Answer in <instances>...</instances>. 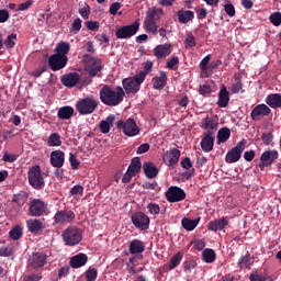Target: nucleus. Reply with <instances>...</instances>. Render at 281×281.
<instances>
[{
    "instance_id": "c85d7f7f",
    "label": "nucleus",
    "mask_w": 281,
    "mask_h": 281,
    "mask_svg": "<svg viewBox=\"0 0 281 281\" xmlns=\"http://www.w3.org/2000/svg\"><path fill=\"white\" fill-rule=\"evenodd\" d=\"M146 251V245L139 239H133L130 244V252L135 256L136 254H144Z\"/></svg>"
},
{
    "instance_id": "dca6fc26",
    "label": "nucleus",
    "mask_w": 281,
    "mask_h": 281,
    "mask_svg": "<svg viewBox=\"0 0 281 281\" xmlns=\"http://www.w3.org/2000/svg\"><path fill=\"white\" fill-rule=\"evenodd\" d=\"M181 150H179L178 148H171L170 150L164 154L162 161L169 168H172V166H177V164H179Z\"/></svg>"
},
{
    "instance_id": "9d476101",
    "label": "nucleus",
    "mask_w": 281,
    "mask_h": 281,
    "mask_svg": "<svg viewBox=\"0 0 281 281\" xmlns=\"http://www.w3.org/2000/svg\"><path fill=\"white\" fill-rule=\"evenodd\" d=\"M47 212V204L41 199H33L29 205V216H43Z\"/></svg>"
},
{
    "instance_id": "423d86ee",
    "label": "nucleus",
    "mask_w": 281,
    "mask_h": 281,
    "mask_svg": "<svg viewBox=\"0 0 281 281\" xmlns=\"http://www.w3.org/2000/svg\"><path fill=\"white\" fill-rule=\"evenodd\" d=\"M47 254L43 251L32 252L27 259V267L33 269V271H41L47 265Z\"/></svg>"
},
{
    "instance_id": "c9c22d12",
    "label": "nucleus",
    "mask_w": 281,
    "mask_h": 281,
    "mask_svg": "<svg viewBox=\"0 0 281 281\" xmlns=\"http://www.w3.org/2000/svg\"><path fill=\"white\" fill-rule=\"evenodd\" d=\"M199 221H201V218L191 220V218L184 217L181 221V225L183 229H186L187 232H193V229H196V226L199 225Z\"/></svg>"
},
{
    "instance_id": "ddd939ff",
    "label": "nucleus",
    "mask_w": 281,
    "mask_h": 281,
    "mask_svg": "<svg viewBox=\"0 0 281 281\" xmlns=\"http://www.w3.org/2000/svg\"><path fill=\"white\" fill-rule=\"evenodd\" d=\"M76 221V213L71 210H60L57 211L54 215V223L56 225H63L65 223H74Z\"/></svg>"
},
{
    "instance_id": "0eeeda50",
    "label": "nucleus",
    "mask_w": 281,
    "mask_h": 281,
    "mask_svg": "<svg viewBox=\"0 0 281 281\" xmlns=\"http://www.w3.org/2000/svg\"><path fill=\"white\" fill-rule=\"evenodd\" d=\"M246 146V139L238 142L235 147L227 151L225 156L226 164H236L237 161H240V157H243V151L245 150Z\"/></svg>"
},
{
    "instance_id": "5fc2aeb1",
    "label": "nucleus",
    "mask_w": 281,
    "mask_h": 281,
    "mask_svg": "<svg viewBox=\"0 0 281 281\" xmlns=\"http://www.w3.org/2000/svg\"><path fill=\"white\" fill-rule=\"evenodd\" d=\"M270 23L274 25V27H280L281 25V13L274 12L270 15Z\"/></svg>"
},
{
    "instance_id": "603ef678",
    "label": "nucleus",
    "mask_w": 281,
    "mask_h": 281,
    "mask_svg": "<svg viewBox=\"0 0 281 281\" xmlns=\"http://www.w3.org/2000/svg\"><path fill=\"white\" fill-rule=\"evenodd\" d=\"M94 38L100 43V45H102V47H109L110 38L106 36V33L97 34Z\"/></svg>"
},
{
    "instance_id": "774afa93",
    "label": "nucleus",
    "mask_w": 281,
    "mask_h": 281,
    "mask_svg": "<svg viewBox=\"0 0 281 281\" xmlns=\"http://www.w3.org/2000/svg\"><path fill=\"white\" fill-rule=\"evenodd\" d=\"M250 281H267V277L262 274H258V272L251 273L249 276Z\"/></svg>"
},
{
    "instance_id": "4c0bfd02",
    "label": "nucleus",
    "mask_w": 281,
    "mask_h": 281,
    "mask_svg": "<svg viewBox=\"0 0 281 281\" xmlns=\"http://www.w3.org/2000/svg\"><path fill=\"white\" fill-rule=\"evenodd\" d=\"M232 136V131L228 127H222L217 132V142L218 144H225L227 139Z\"/></svg>"
},
{
    "instance_id": "a18cd8bd",
    "label": "nucleus",
    "mask_w": 281,
    "mask_h": 281,
    "mask_svg": "<svg viewBox=\"0 0 281 281\" xmlns=\"http://www.w3.org/2000/svg\"><path fill=\"white\" fill-rule=\"evenodd\" d=\"M181 260H183V255L181 252L173 255L169 261V270L172 271V269H177V267L181 265Z\"/></svg>"
},
{
    "instance_id": "4be33fe9",
    "label": "nucleus",
    "mask_w": 281,
    "mask_h": 281,
    "mask_svg": "<svg viewBox=\"0 0 281 281\" xmlns=\"http://www.w3.org/2000/svg\"><path fill=\"white\" fill-rule=\"evenodd\" d=\"M217 105L220 109H227V106H229V91H227V87L225 85L220 89Z\"/></svg>"
},
{
    "instance_id": "412c9836",
    "label": "nucleus",
    "mask_w": 281,
    "mask_h": 281,
    "mask_svg": "<svg viewBox=\"0 0 281 281\" xmlns=\"http://www.w3.org/2000/svg\"><path fill=\"white\" fill-rule=\"evenodd\" d=\"M87 262H89V257L83 252H79L70 258L69 266L71 269H80V267H85Z\"/></svg>"
},
{
    "instance_id": "0e129e2a",
    "label": "nucleus",
    "mask_w": 281,
    "mask_h": 281,
    "mask_svg": "<svg viewBox=\"0 0 281 281\" xmlns=\"http://www.w3.org/2000/svg\"><path fill=\"white\" fill-rule=\"evenodd\" d=\"M224 10L228 16H236V8H234V4L226 3Z\"/></svg>"
},
{
    "instance_id": "3c124183",
    "label": "nucleus",
    "mask_w": 281,
    "mask_h": 281,
    "mask_svg": "<svg viewBox=\"0 0 281 281\" xmlns=\"http://www.w3.org/2000/svg\"><path fill=\"white\" fill-rule=\"evenodd\" d=\"M86 281H95L98 280V269L95 268H89L86 272Z\"/></svg>"
},
{
    "instance_id": "473e14b6",
    "label": "nucleus",
    "mask_w": 281,
    "mask_h": 281,
    "mask_svg": "<svg viewBox=\"0 0 281 281\" xmlns=\"http://www.w3.org/2000/svg\"><path fill=\"white\" fill-rule=\"evenodd\" d=\"M75 110L71 105L61 106L57 112V117L59 120H71L74 117Z\"/></svg>"
},
{
    "instance_id": "de8ad7c7",
    "label": "nucleus",
    "mask_w": 281,
    "mask_h": 281,
    "mask_svg": "<svg viewBox=\"0 0 281 281\" xmlns=\"http://www.w3.org/2000/svg\"><path fill=\"white\" fill-rule=\"evenodd\" d=\"M11 256H14V246L0 247V258H10Z\"/></svg>"
},
{
    "instance_id": "f8f14e48",
    "label": "nucleus",
    "mask_w": 281,
    "mask_h": 281,
    "mask_svg": "<svg viewBox=\"0 0 281 281\" xmlns=\"http://www.w3.org/2000/svg\"><path fill=\"white\" fill-rule=\"evenodd\" d=\"M67 63H69V57L63 55L53 54L48 58V67L52 71H60V69H65L67 67Z\"/></svg>"
},
{
    "instance_id": "f704fd0d",
    "label": "nucleus",
    "mask_w": 281,
    "mask_h": 281,
    "mask_svg": "<svg viewBox=\"0 0 281 281\" xmlns=\"http://www.w3.org/2000/svg\"><path fill=\"white\" fill-rule=\"evenodd\" d=\"M71 52V45L67 42H59L55 47V54L57 56H67Z\"/></svg>"
},
{
    "instance_id": "79ce46f5",
    "label": "nucleus",
    "mask_w": 281,
    "mask_h": 281,
    "mask_svg": "<svg viewBox=\"0 0 281 281\" xmlns=\"http://www.w3.org/2000/svg\"><path fill=\"white\" fill-rule=\"evenodd\" d=\"M164 16V9H159L157 7H153L148 12H147V19L150 21H157V19H161Z\"/></svg>"
},
{
    "instance_id": "58836bf2",
    "label": "nucleus",
    "mask_w": 281,
    "mask_h": 281,
    "mask_svg": "<svg viewBox=\"0 0 281 281\" xmlns=\"http://www.w3.org/2000/svg\"><path fill=\"white\" fill-rule=\"evenodd\" d=\"M202 260L207 265H212V262L216 260V252L214 251V249H211V248L204 249L202 252Z\"/></svg>"
},
{
    "instance_id": "a878e982",
    "label": "nucleus",
    "mask_w": 281,
    "mask_h": 281,
    "mask_svg": "<svg viewBox=\"0 0 281 281\" xmlns=\"http://www.w3.org/2000/svg\"><path fill=\"white\" fill-rule=\"evenodd\" d=\"M227 225H229L227 217H221L218 220L210 222L209 229L211 232H223V229H225Z\"/></svg>"
},
{
    "instance_id": "69168bd1",
    "label": "nucleus",
    "mask_w": 281,
    "mask_h": 281,
    "mask_svg": "<svg viewBox=\"0 0 281 281\" xmlns=\"http://www.w3.org/2000/svg\"><path fill=\"white\" fill-rule=\"evenodd\" d=\"M85 192V187L80 186V184H76L75 187L71 188L70 190V194L72 196H77L78 194H83Z\"/></svg>"
},
{
    "instance_id": "ea45409f",
    "label": "nucleus",
    "mask_w": 281,
    "mask_h": 281,
    "mask_svg": "<svg viewBox=\"0 0 281 281\" xmlns=\"http://www.w3.org/2000/svg\"><path fill=\"white\" fill-rule=\"evenodd\" d=\"M29 196H30V194L27 192L22 191L18 194L13 195L12 203H16V205H20V206L25 205Z\"/></svg>"
},
{
    "instance_id": "aec40b11",
    "label": "nucleus",
    "mask_w": 281,
    "mask_h": 281,
    "mask_svg": "<svg viewBox=\"0 0 281 281\" xmlns=\"http://www.w3.org/2000/svg\"><path fill=\"white\" fill-rule=\"evenodd\" d=\"M50 166L53 168H63L65 166V151L58 149L50 153Z\"/></svg>"
},
{
    "instance_id": "c756f323",
    "label": "nucleus",
    "mask_w": 281,
    "mask_h": 281,
    "mask_svg": "<svg viewBox=\"0 0 281 281\" xmlns=\"http://www.w3.org/2000/svg\"><path fill=\"white\" fill-rule=\"evenodd\" d=\"M113 122H115V114H110L104 121H101L99 124V128L101 133L106 135V133L111 132V126H113Z\"/></svg>"
},
{
    "instance_id": "338daca9",
    "label": "nucleus",
    "mask_w": 281,
    "mask_h": 281,
    "mask_svg": "<svg viewBox=\"0 0 281 281\" xmlns=\"http://www.w3.org/2000/svg\"><path fill=\"white\" fill-rule=\"evenodd\" d=\"M199 93L200 95H210V93H212V87L209 85H202L199 87Z\"/></svg>"
},
{
    "instance_id": "cd10ccee",
    "label": "nucleus",
    "mask_w": 281,
    "mask_h": 281,
    "mask_svg": "<svg viewBox=\"0 0 281 281\" xmlns=\"http://www.w3.org/2000/svg\"><path fill=\"white\" fill-rule=\"evenodd\" d=\"M143 170L147 179H155L159 175V168L150 161L144 162Z\"/></svg>"
},
{
    "instance_id": "7c9ffc66",
    "label": "nucleus",
    "mask_w": 281,
    "mask_h": 281,
    "mask_svg": "<svg viewBox=\"0 0 281 281\" xmlns=\"http://www.w3.org/2000/svg\"><path fill=\"white\" fill-rule=\"evenodd\" d=\"M26 227L31 234H38V232H43V222L37 218L29 220L26 221Z\"/></svg>"
},
{
    "instance_id": "37998d69",
    "label": "nucleus",
    "mask_w": 281,
    "mask_h": 281,
    "mask_svg": "<svg viewBox=\"0 0 281 281\" xmlns=\"http://www.w3.org/2000/svg\"><path fill=\"white\" fill-rule=\"evenodd\" d=\"M153 61H146L143 70H140L136 76L139 77L140 82L146 80V76L153 71Z\"/></svg>"
},
{
    "instance_id": "8fccbe9b",
    "label": "nucleus",
    "mask_w": 281,
    "mask_h": 281,
    "mask_svg": "<svg viewBox=\"0 0 281 281\" xmlns=\"http://www.w3.org/2000/svg\"><path fill=\"white\" fill-rule=\"evenodd\" d=\"M48 146H61L63 140H60V135L58 133H53L48 137Z\"/></svg>"
},
{
    "instance_id": "f3484780",
    "label": "nucleus",
    "mask_w": 281,
    "mask_h": 281,
    "mask_svg": "<svg viewBox=\"0 0 281 281\" xmlns=\"http://www.w3.org/2000/svg\"><path fill=\"white\" fill-rule=\"evenodd\" d=\"M269 115H271V108L265 103L256 105L250 113V117L254 122H258L260 121V117Z\"/></svg>"
},
{
    "instance_id": "680f3d73",
    "label": "nucleus",
    "mask_w": 281,
    "mask_h": 281,
    "mask_svg": "<svg viewBox=\"0 0 281 281\" xmlns=\"http://www.w3.org/2000/svg\"><path fill=\"white\" fill-rule=\"evenodd\" d=\"M43 280V274L41 273H33L23 277V281H41Z\"/></svg>"
},
{
    "instance_id": "e2e57ef3",
    "label": "nucleus",
    "mask_w": 281,
    "mask_h": 281,
    "mask_svg": "<svg viewBox=\"0 0 281 281\" xmlns=\"http://www.w3.org/2000/svg\"><path fill=\"white\" fill-rule=\"evenodd\" d=\"M180 166H181V168H183L184 170H192V160H190V157H184V158L180 161Z\"/></svg>"
},
{
    "instance_id": "c03bdc74",
    "label": "nucleus",
    "mask_w": 281,
    "mask_h": 281,
    "mask_svg": "<svg viewBox=\"0 0 281 281\" xmlns=\"http://www.w3.org/2000/svg\"><path fill=\"white\" fill-rule=\"evenodd\" d=\"M9 236L12 240H20L23 237V227L20 225L13 226L9 232Z\"/></svg>"
},
{
    "instance_id": "20e7f679",
    "label": "nucleus",
    "mask_w": 281,
    "mask_h": 281,
    "mask_svg": "<svg viewBox=\"0 0 281 281\" xmlns=\"http://www.w3.org/2000/svg\"><path fill=\"white\" fill-rule=\"evenodd\" d=\"M83 60L86 61V71L90 78H95L104 69L102 65V59L93 57L91 55H83Z\"/></svg>"
},
{
    "instance_id": "6e6d98bb",
    "label": "nucleus",
    "mask_w": 281,
    "mask_h": 281,
    "mask_svg": "<svg viewBox=\"0 0 281 281\" xmlns=\"http://www.w3.org/2000/svg\"><path fill=\"white\" fill-rule=\"evenodd\" d=\"M79 14L80 16H82V19L87 21V19L91 16V7L86 3L81 9H79Z\"/></svg>"
},
{
    "instance_id": "a211bd4d",
    "label": "nucleus",
    "mask_w": 281,
    "mask_h": 281,
    "mask_svg": "<svg viewBox=\"0 0 281 281\" xmlns=\"http://www.w3.org/2000/svg\"><path fill=\"white\" fill-rule=\"evenodd\" d=\"M214 133L212 132H204L200 146L203 153H212L214 150Z\"/></svg>"
},
{
    "instance_id": "5701e85b",
    "label": "nucleus",
    "mask_w": 281,
    "mask_h": 281,
    "mask_svg": "<svg viewBox=\"0 0 281 281\" xmlns=\"http://www.w3.org/2000/svg\"><path fill=\"white\" fill-rule=\"evenodd\" d=\"M170 54H172V45L170 44L157 45L154 48V56L158 59L166 58V56H170Z\"/></svg>"
},
{
    "instance_id": "864d4df0",
    "label": "nucleus",
    "mask_w": 281,
    "mask_h": 281,
    "mask_svg": "<svg viewBox=\"0 0 281 281\" xmlns=\"http://www.w3.org/2000/svg\"><path fill=\"white\" fill-rule=\"evenodd\" d=\"M82 30V20L80 18H77L74 20L71 24L70 32H74L75 34H78Z\"/></svg>"
},
{
    "instance_id": "e433bc0d",
    "label": "nucleus",
    "mask_w": 281,
    "mask_h": 281,
    "mask_svg": "<svg viewBox=\"0 0 281 281\" xmlns=\"http://www.w3.org/2000/svg\"><path fill=\"white\" fill-rule=\"evenodd\" d=\"M140 170H142V160L139 159V157L133 158L128 168H127V171L135 176Z\"/></svg>"
},
{
    "instance_id": "1a4fd4ad",
    "label": "nucleus",
    "mask_w": 281,
    "mask_h": 281,
    "mask_svg": "<svg viewBox=\"0 0 281 281\" xmlns=\"http://www.w3.org/2000/svg\"><path fill=\"white\" fill-rule=\"evenodd\" d=\"M116 128H122L124 135L127 137L139 135V127L134 119H128L126 122H123L122 120L117 121Z\"/></svg>"
},
{
    "instance_id": "4468645a",
    "label": "nucleus",
    "mask_w": 281,
    "mask_h": 281,
    "mask_svg": "<svg viewBox=\"0 0 281 281\" xmlns=\"http://www.w3.org/2000/svg\"><path fill=\"white\" fill-rule=\"evenodd\" d=\"M143 82L144 81H142V79L136 75L135 77L123 79V88L126 93L135 94L139 91Z\"/></svg>"
},
{
    "instance_id": "13d9d810",
    "label": "nucleus",
    "mask_w": 281,
    "mask_h": 281,
    "mask_svg": "<svg viewBox=\"0 0 281 281\" xmlns=\"http://www.w3.org/2000/svg\"><path fill=\"white\" fill-rule=\"evenodd\" d=\"M69 162L72 170H78V168H80V160L76 158V155H74V153L69 154Z\"/></svg>"
},
{
    "instance_id": "9b49d317",
    "label": "nucleus",
    "mask_w": 281,
    "mask_h": 281,
    "mask_svg": "<svg viewBox=\"0 0 281 281\" xmlns=\"http://www.w3.org/2000/svg\"><path fill=\"white\" fill-rule=\"evenodd\" d=\"M165 196L169 203H179L186 201V191L177 186L169 187L165 193Z\"/></svg>"
},
{
    "instance_id": "49530a36",
    "label": "nucleus",
    "mask_w": 281,
    "mask_h": 281,
    "mask_svg": "<svg viewBox=\"0 0 281 281\" xmlns=\"http://www.w3.org/2000/svg\"><path fill=\"white\" fill-rule=\"evenodd\" d=\"M3 45L5 46V49L10 52V49H14V46L16 45V34L11 33L8 35L5 41H3Z\"/></svg>"
},
{
    "instance_id": "f03ea898",
    "label": "nucleus",
    "mask_w": 281,
    "mask_h": 281,
    "mask_svg": "<svg viewBox=\"0 0 281 281\" xmlns=\"http://www.w3.org/2000/svg\"><path fill=\"white\" fill-rule=\"evenodd\" d=\"M98 106H100V101L94 95L79 99L75 104V109L79 115H92V113L98 111Z\"/></svg>"
},
{
    "instance_id": "09e8293b",
    "label": "nucleus",
    "mask_w": 281,
    "mask_h": 281,
    "mask_svg": "<svg viewBox=\"0 0 281 281\" xmlns=\"http://www.w3.org/2000/svg\"><path fill=\"white\" fill-rule=\"evenodd\" d=\"M145 30L146 32H149L151 34H157V23H155V20H150L147 18V20H145Z\"/></svg>"
},
{
    "instance_id": "72a5a7b5",
    "label": "nucleus",
    "mask_w": 281,
    "mask_h": 281,
    "mask_svg": "<svg viewBox=\"0 0 281 281\" xmlns=\"http://www.w3.org/2000/svg\"><path fill=\"white\" fill-rule=\"evenodd\" d=\"M266 103L271 109H281V94L280 93H272L266 98Z\"/></svg>"
},
{
    "instance_id": "39448f33",
    "label": "nucleus",
    "mask_w": 281,
    "mask_h": 281,
    "mask_svg": "<svg viewBox=\"0 0 281 281\" xmlns=\"http://www.w3.org/2000/svg\"><path fill=\"white\" fill-rule=\"evenodd\" d=\"M29 183L34 190H43L45 186V179L41 170V166L35 165L30 168L27 172Z\"/></svg>"
},
{
    "instance_id": "7ed1b4c3",
    "label": "nucleus",
    "mask_w": 281,
    "mask_h": 281,
    "mask_svg": "<svg viewBox=\"0 0 281 281\" xmlns=\"http://www.w3.org/2000/svg\"><path fill=\"white\" fill-rule=\"evenodd\" d=\"M61 237L67 247H76L82 241V231L76 226H69L61 233Z\"/></svg>"
},
{
    "instance_id": "2eb2a0df",
    "label": "nucleus",
    "mask_w": 281,
    "mask_h": 281,
    "mask_svg": "<svg viewBox=\"0 0 281 281\" xmlns=\"http://www.w3.org/2000/svg\"><path fill=\"white\" fill-rule=\"evenodd\" d=\"M132 223L137 229H148L150 227V218L144 212H137L132 215Z\"/></svg>"
},
{
    "instance_id": "a19ab883",
    "label": "nucleus",
    "mask_w": 281,
    "mask_h": 281,
    "mask_svg": "<svg viewBox=\"0 0 281 281\" xmlns=\"http://www.w3.org/2000/svg\"><path fill=\"white\" fill-rule=\"evenodd\" d=\"M254 265V260L251 259L250 255L241 256L237 262V267L239 269H249Z\"/></svg>"
},
{
    "instance_id": "6e6552de",
    "label": "nucleus",
    "mask_w": 281,
    "mask_h": 281,
    "mask_svg": "<svg viewBox=\"0 0 281 281\" xmlns=\"http://www.w3.org/2000/svg\"><path fill=\"white\" fill-rule=\"evenodd\" d=\"M137 32H139V21H135L132 24L119 27L115 31V36L120 40H128L133 38V36L137 34Z\"/></svg>"
},
{
    "instance_id": "393cba45",
    "label": "nucleus",
    "mask_w": 281,
    "mask_h": 281,
    "mask_svg": "<svg viewBox=\"0 0 281 281\" xmlns=\"http://www.w3.org/2000/svg\"><path fill=\"white\" fill-rule=\"evenodd\" d=\"M80 82V75L78 72H71L61 77V83L64 87H76Z\"/></svg>"
},
{
    "instance_id": "bf43d9fd",
    "label": "nucleus",
    "mask_w": 281,
    "mask_h": 281,
    "mask_svg": "<svg viewBox=\"0 0 281 281\" xmlns=\"http://www.w3.org/2000/svg\"><path fill=\"white\" fill-rule=\"evenodd\" d=\"M147 210L149 214H153L154 216L159 214V212L161 211V209L159 207V204L153 203V202L147 205Z\"/></svg>"
},
{
    "instance_id": "052dcab7",
    "label": "nucleus",
    "mask_w": 281,
    "mask_h": 281,
    "mask_svg": "<svg viewBox=\"0 0 281 281\" xmlns=\"http://www.w3.org/2000/svg\"><path fill=\"white\" fill-rule=\"evenodd\" d=\"M261 139L266 146H270V144L273 142V133H263Z\"/></svg>"
},
{
    "instance_id": "6ab92c4d",
    "label": "nucleus",
    "mask_w": 281,
    "mask_h": 281,
    "mask_svg": "<svg viewBox=\"0 0 281 281\" xmlns=\"http://www.w3.org/2000/svg\"><path fill=\"white\" fill-rule=\"evenodd\" d=\"M278 159V150H266L261 154L259 168H269Z\"/></svg>"
},
{
    "instance_id": "4d7b16f0",
    "label": "nucleus",
    "mask_w": 281,
    "mask_h": 281,
    "mask_svg": "<svg viewBox=\"0 0 281 281\" xmlns=\"http://www.w3.org/2000/svg\"><path fill=\"white\" fill-rule=\"evenodd\" d=\"M193 249H196V251H203L205 249V240L203 239H195L191 243Z\"/></svg>"
},
{
    "instance_id": "bb28decb",
    "label": "nucleus",
    "mask_w": 281,
    "mask_h": 281,
    "mask_svg": "<svg viewBox=\"0 0 281 281\" xmlns=\"http://www.w3.org/2000/svg\"><path fill=\"white\" fill-rule=\"evenodd\" d=\"M201 127L206 131V133H214L218 128V121L215 120L214 117L206 116L205 119L202 120Z\"/></svg>"
},
{
    "instance_id": "b1692460",
    "label": "nucleus",
    "mask_w": 281,
    "mask_h": 281,
    "mask_svg": "<svg viewBox=\"0 0 281 281\" xmlns=\"http://www.w3.org/2000/svg\"><path fill=\"white\" fill-rule=\"evenodd\" d=\"M153 89L156 91H161L168 85V75L165 71L160 72V76H156L151 79Z\"/></svg>"
},
{
    "instance_id": "2f4dec72",
    "label": "nucleus",
    "mask_w": 281,
    "mask_h": 281,
    "mask_svg": "<svg viewBox=\"0 0 281 281\" xmlns=\"http://www.w3.org/2000/svg\"><path fill=\"white\" fill-rule=\"evenodd\" d=\"M179 23H190V21L194 20V12L190 10H179L177 12Z\"/></svg>"
},
{
    "instance_id": "f257e3e1",
    "label": "nucleus",
    "mask_w": 281,
    "mask_h": 281,
    "mask_svg": "<svg viewBox=\"0 0 281 281\" xmlns=\"http://www.w3.org/2000/svg\"><path fill=\"white\" fill-rule=\"evenodd\" d=\"M124 89L122 87H116V90L111 89V86H103L99 92V98L102 104L105 106H117V104H122L124 102Z\"/></svg>"
}]
</instances>
